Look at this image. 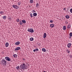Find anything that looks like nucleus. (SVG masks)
<instances>
[{
  "mask_svg": "<svg viewBox=\"0 0 72 72\" xmlns=\"http://www.w3.org/2000/svg\"><path fill=\"white\" fill-rule=\"evenodd\" d=\"M20 67L21 69H25L27 68V65L24 62L21 64L20 66Z\"/></svg>",
  "mask_w": 72,
  "mask_h": 72,
  "instance_id": "nucleus-1",
  "label": "nucleus"
},
{
  "mask_svg": "<svg viewBox=\"0 0 72 72\" xmlns=\"http://www.w3.org/2000/svg\"><path fill=\"white\" fill-rule=\"evenodd\" d=\"M28 32H31V33H33V32H34L33 29L32 28L31 29H28Z\"/></svg>",
  "mask_w": 72,
  "mask_h": 72,
  "instance_id": "nucleus-2",
  "label": "nucleus"
},
{
  "mask_svg": "<svg viewBox=\"0 0 72 72\" xmlns=\"http://www.w3.org/2000/svg\"><path fill=\"white\" fill-rule=\"evenodd\" d=\"M2 62L3 65H6V61L4 59H3L2 60Z\"/></svg>",
  "mask_w": 72,
  "mask_h": 72,
  "instance_id": "nucleus-3",
  "label": "nucleus"
},
{
  "mask_svg": "<svg viewBox=\"0 0 72 72\" xmlns=\"http://www.w3.org/2000/svg\"><path fill=\"white\" fill-rule=\"evenodd\" d=\"M5 60H7V61H10L11 60V59L9 57H5Z\"/></svg>",
  "mask_w": 72,
  "mask_h": 72,
  "instance_id": "nucleus-4",
  "label": "nucleus"
},
{
  "mask_svg": "<svg viewBox=\"0 0 72 72\" xmlns=\"http://www.w3.org/2000/svg\"><path fill=\"white\" fill-rule=\"evenodd\" d=\"M13 8H15V9H18L19 8V7L17 6V5H13L12 6Z\"/></svg>",
  "mask_w": 72,
  "mask_h": 72,
  "instance_id": "nucleus-5",
  "label": "nucleus"
},
{
  "mask_svg": "<svg viewBox=\"0 0 72 72\" xmlns=\"http://www.w3.org/2000/svg\"><path fill=\"white\" fill-rule=\"evenodd\" d=\"M71 46V43H69L67 45V46L68 48H70Z\"/></svg>",
  "mask_w": 72,
  "mask_h": 72,
  "instance_id": "nucleus-6",
  "label": "nucleus"
},
{
  "mask_svg": "<svg viewBox=\"0 0 72 72\" xmlns=\"http://www.w3.org/2000/svg\"><path fill=\"white\" fill-rule=\"evenodd\" d=\"M21 49V48L19 47H18L16 48L15 49V50L17 51V50H19Z\"/></svg>",
  "mask_w": 72,
  "mask_h": 72,
  "instance_id": "nucleus-7",
  "label": "nucleus"
},
{
  "mask_svg": "<svg viewBox=\"0 0 72 72\" xmlns=\"http://www.w3.org/2000/svg\"><path fill=\"white\" fill-rule=\"evenodd\" d=\"M5 47L7 48V47H8V46H9V43H8V42L6 43L5 44Z\"/></svg>",
  "mask_w": 72,
  "mask_h": 72,
  "instance_id": "nucleus-8",
  "label": "nucleus"
},
{
  "mask_svg": "<svg viewBox=\"0 0 72 72\" xmlns=\"http://www.w3.org/2000/svg\"><path fill=\"white\" fill-rule=\"evenodd\" d=\"M43 35V38L44 39H45V38H46V33H44Z\"/></svg>",
  "mask_w": 72,
  "mask_h": 72,
  "instance_id": "nucleus-9",
  "label": "nucleus"
},
{
  "mask_svg": "<svg viewBox=\"0 0 72 72\" xmlns=\"http://www.w3.org/2000/svg\"><path fill=\"white\" fill-rule=\"evenodd\" d=\"M20 44V42L18 41L17 42L15 43V45H18L19 44Z\"/></svg>",
  "mask_w": 72,
  "mask_h": 72,
  "instance_id": "nucleus-10",
  "label": "nucleus"
},
{
  "mask_svg": "<svg viewBox=\"0 0 72 72\" xmlns=\"http://www.w3.org/2000/svg\"><path fill=\"white\" fill-rule=\"evenodd\" d=\"M42 51H43V52H46V50L45 49L43 48L42 49Z\"/></svg>",
  "mask_w": 72,
  "mask_h": 72,
  "instance_id": "nucleus-11",
  "label": "nucleus"
},
{
  "mask_svg": "<svg viewBox=\"0 0 72 72\" xmlns=\"http://www.w3.org/2000/svg\"><path fill=\"white\" fill-rule=\"evenodd\" d=\"M50 27L51 28H53L54 27V25L53 24H50Z\"/></svg>",
  "mask_w": 72,
  "mask_h": 72,
  "instance_id": "nucleus-12",
  "label": "nucleus"
},
{
  "mask_svg": "<svg viewBox=\"0 0 72 72\" xmlns=\"http://www.w3.org/2000/svg\"><path fill=\"white\" fill-rule=\"evenodd\" d=\"M22 22L23 23L25 24V23H26V20H22Z\"/></svg>",
  "mask_w": 72,
  "mask_h": 72,
  "instance_id": "nucleus-13",
  "label": "nucleus"
},
{
  "mask_svg": "<svg viewBox=\"0 0 72 72\" xmlns=\"http://www.w3.org/2000/svg\"><path fill=\"white\" fill-rule=\"evenodd\" d=\"M37 13H34L33 14V15L34 17H36L37 16Z\"/></svg>",
  "mask_w": 72,
  "mask_h": 72,
  "instance_id": "nucleus-14",
  "label": "nucleus"
},
{
  "mask_svg": "<svg viewBox=\"0 0 72 72\" xmlns=\"http://www.w3.org/2000/svg\"><path fill=\"white\" fill-rule=\"evenodd\" d=\"M71 25L70 24H69L67 28L68 29L70 28V27H71Z\"/></svg>",
  "mask_w": 72,
  "mask_h": 72,
  "instance_id": "nucleus-15",
  "label": "nucleus"
},
{
  "mask_svg": "<svg viewBox=\"0 0 72 72\" xmlns=\"http://www.w3.org/2000/svg\"><path fill=\"white\" fill-rule=\"evenodd\" d=\"M63 30H66V26H64L63 27Z\"/></svg>",
  "mask_w": 72,
  "mask_h": 72,
  "instance_id": "nucleus-16",
  "label": "nucleus"
},
{
  "mask_svg": "<svg viewBox=\"0 0 72 72\" xmlns=\"http://www.w3.org/2000/svg\"><path fill=\"white\" fill-rule=\"evenodd\" d=\"M13 56L14 57V58H17V55L15 54L13 55Z\"/></svg>",
  "mask_w": 72,
  "mask_h": 72,
  "instance_id": "nucleus-17",
  "label": "nucleus"
},
{
  "mask_svg": "<svg viewBox=\"0 0 72 72\" xmlns=\"http://www.w3.org/2000/svg\"><path fill=\"white\" fill-rule=\"evenodd\" d=\"M30 40L31 41H33V38L32 37L30 38Z\"/></svg>",
  "mask_w": 72,
  "mask_h": 72,
  "instance_id": "nucleus-18",
  "label": "nucleus"
},
{
  "mask_svg": "<svg viewBox=\"0 0 72 72\" xmlns=\"http://www.w3.org/2000/svg\"><path fill=\"white\" fill-rule=\"evenodd\" d=\"M30 3H33V0H30Z\"/></svg>",
  "mask_w": 72,
  "mask_h": 72,
  "instance_id": "nucleus-19",
  "label": "nucleus"
},
{
  "mask_svg": "<svg viewBox=\"0 0 72 72\" xmlns=\"http://www.w3.org/2000/svg\"><path fill=\"white\" fill-rule=\"evenodd\" d=\"M3 18L4 19H6V16H4L3 17Z\"/></svg>",
  "mask_w": 72,
  "mask_h": 72,
  "instance_id": "nucleus-20",
  "label": "nucleus"
},
{
  "mask_svg": "<svg viewBox=\"0 0 72 72\" xmlns=\"http://www.w3.org/2000/svg\"><path fill=\"white\" fill-rule=\"evenodd\" d=\"M66 17L67 19H68V18H69V16L68 15H66Z\"/></svg>",
  "mask_w": 72,
  "mask_h": 72,
  "instance_id": "nucleus-21",
  "label": "nucleus"
},
{
  "mask_svg": "<svg viewBox=\"0 0 72 72\" xmlns=\"http://www.w3.org/2000/svg\"><path fill=\"white\" fill-rule=\"evenodd\" d=\"M16 68L17 69L19 70V66H17L16 67Z\"/></svg>",
  "mask_w": 72,
  "mask_h": 72,
  "instance_id": "nucleus-22",
  "label": "nucleus"
},
{
  "mask_svg": "<svg viewBox=\"0 0 72 72\" xmlns=\"http://www.w3.org/2000/svg\"><path fill=\"white\" fill-rule=\"evenodd\" d=\"M21 4V2H19L18 3V5H20Z\"/></svg>",
  "mask_w": 72,
  "mask_h": 72,
  "instance_id": "nucleus-23",
  "label": "nucleus"
},
{
  "mask_svg": "<svg viewBox=\"0 0 72 72\" xmlns=\"http://www.w3.org/2000/svg\"><path fill=\"white\" fill-rule=\"evenodd\" d=\"M16 21L17 22H19V19H17Z\"/></svg>",
  "mask_w": 72,
  "mask_h": 72,
  "instance_id": "nucleus-24",
  "label": "nucleus"
},
{
  "mask_svg": "<svg viewBox=\"0 0 72 72\" xmlns=\"http://www.w3.org/2000/svg\"><path fill=\"white\" fill-rule=\"evenodd\" d=\"M22 21H20V24H21V25H22Z\"/></svg>",
  "mask_w": 72,
  "mask_h": 72,
  "instance_id": "nucleus-25",
  "label": "nucleus"
},
{
  "mask_svg": "<svg viewBox=\"0 0 72 72\" xmlns=\"http://www.w3.org/2000/svg\"><path fill=\"white\" fill-rule=\"evenodd\" d=\"M4 13V12H3L1 11L0 12V14H1L3 15V14Z\"/></svg>",
  "mask_w": 72,
  "mask_h": 72,
  "instance_id": "nucleus-26",
  "label": "nucleus"
},
{
  "mask_svg": "<svg viewBox=\"0 0 72 72\" xmlns=\"http://www.w3.org/2000/svg\"><path fill=\"white\" fill-rule=\"evenodd\" d=\"M69 35L71 37L72 36V33H70L69 34Z\"/></svg>",
  "mask_w": 72,
  "mask_h": 72,
  "instance_id": "nucleus-27",
  "label": "nucleus"
},
{
  "mask_svg": "<svg viewBox=\"0 0 72 72\" xmlns=\"http://www.w3.org/2000/svg\"><path fill=\"white\" fill-rule=\"evenodd\" d=\"M70 12L71 13H72V8H71L70 10Z\"/></svg>",
  "mask_w": 72,
  "mask_h": 72,
  "instance_id": "nucleus-28",
  "label": "nucleus"
},
{
  "mask_svg": "<svg viewBox=\"0 0 72 72\" xmlns=\"http://www.w3.org/2000/svg\"><path fill=\"white\" fill-rule=\"evenodd\" d=\"M32 12L33 13H35V12H36V11H35V10H33L32 11Z\"/></svg>",
  "mask_w": 72,
  "mask_h": 72,
  "instance_id": "nucleus-29",
  "label": "nucleus"
},
{
  "mask_svg": "<svg viewBox=\"0 0 72 72\" xmlns=\"http://www.w3.org/2000/svg\"><path fill=\"white\" fill-rule=\"evenodd\" d=\"M67 51L68 53H69V52H70V51H69V50H67Z\"/></svg>",
  "mask_w": 72,
  "mask_h": 72,
  "instance_id": "nucleus-30",
  "label": "nucleus"
},
{
  "mask_svg": "<svg viewBox=\"0 0 72 72\" xmlns=\"http://www.w3.org/2000/svg\"><path fill=\"white\" fill-rule=\"evenodd\" d=\"M35 51H39V49L36 48L35 49Z\"/></svg>",
  "mask_w": 72,
  "mask_h": 72,
  "instance_id": "nucleus-31",
  "label": "nucleus"
},
{
  "mask_svg": "<svg viewBox=\"0 0 72 72\" xmlns=\"http://www.w3.org/2000/svg\"><path fill=\"white\" fill-rule=\"evenodd\" d=\"M32 15H33L32 14H30V17H31L32 18V17H33L32 16Z\"/></svg>",
  "mask_w": 72,
  "mask_h": 72,
  "instance_id": "nucleus-32",
  "label": "nucleus"
},
{
  "mask_svg": "<svg viewBox=\"0 0 72 72\" xmlns=\"http://www.w3.org/2000/svg\"><path fill=\"white\" fill-rule=\"evenodd\" d=\"M39 5V3H37L36 4V7H38Z\"/></svg>",
  "mask_w": 72,
  "mask_h": 72,
  "instance_id": "nucleus-33",
  "label": "nucleus"
},
{
  "mask_svg": "<svg viewBox=\"0 0 72 72\" xmlns=\"http://www.w3.org/2000/svg\"><path fill=\"white\" fill-rule=\"evenodd\" d=\"M50 23H53V21L51 20L50 21Z\"/></svg>",
  "mask_w": 72,
  "mask_h": 72,
  "instance_id": "nucleus-34",
  "label": "nucleus"
},
{
  "mask_svg": "<svg viewBox=\"0 0 72 72\" xmlns=\"http://www.w3.org/2000/svg\"><path fill=\"white\" fill-rule=\"evenodd\" d=\"M71 58L72 57V56L71 55H70L69 56Z\"/></svg>",
  "mask_w": 72,
  "mask_h": 72,
  "instance_id": "nucleus-35",
  "label": "nucleus"
},
{
  "mask_svg": "<svg viewBox=\"0 0 72 72\" xmlns=\"http://www.w3.org/2000/svg\"><path fill=\"white\" fill-rule=\"evenodd\" d=\"M33 51L34 52H35V51H36V50H33Z\"/></svg>",
  "mask_w": 72,
  "mask_h": 72,
  "instance_id": "nucleus-36",
  "label": "nucleus"
},
{
  "mask_svg": "<svg viewBox=\"0 0 72 72\" xmlns=\"http://www.w3.org/2000/svg\"><path fill=\"white\" fill-rule=\"evenodd\" d=\"M63 10H66V8H64L63 9Z\"/></svg>",
  "mask_w": 72,
  "mask_h": 72,
  "instance_id": "nucleus-37",
  "label": "nucleus"
},
{
  "mask_svg": "<svg viewBox=\"0 0 72 72\" xmlns=\"http://www.w3.org/2000/svg\"><path fill=\"white\" fill-rule=\"evenodd\" d=\"M22 59L23 60H26V59H25V58H23Z\"/></svg>",
  "mask_w": 72,
  "mask_h": 72,
  "instance_id": "nucleus-38",
  "label": "nucleus"
},
{
  "mask_svg": "<svg viewBox=\"0 0 72 72\" xmlns=\"http://www.w3.org/2000/svg\"><path fill=\"white\" fill-rule=\"evenodd\" d=\"M66 24H67V23H68V22H66Z\"/></svg>",
  "mask_w": 72,
  "mask_h": 72,
  "instance_id": "nucleus-39",
  "label": "nucleus"
},
{
  "mask_svg": "<svg viewBox=\"0 0 72 72\" xmlns=\"http://www.w3.org/2000/svg\"><path fill=\"white\" fill-rule=\"evenodd\" d=\"M43 72H46V71H43Z\"/></svg>",
  "mask_w": 72,
  "mask_h": 72,
  "instance_id": "nucleus-40",
  "label": "nucleus"
},
{
  "mask_svg": "<svg viewBox=\"0 0 72 72\" xmlns=\"http://www.w3.org/2000/svg\"><path fill=\"white\" fill-rule=\"evenodd\" d=\"M13 0V1H14V0Z\"/></svg>",
  "mask_w": 72,
  "mask_h": 72,
  "instance_id": "nucleus-41",
  "label": "nucleus"
}]
</instances>
